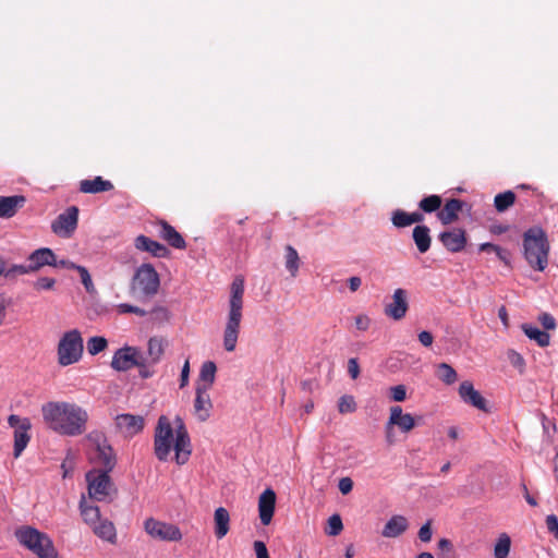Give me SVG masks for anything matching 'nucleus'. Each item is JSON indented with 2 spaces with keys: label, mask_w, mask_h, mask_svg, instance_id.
<instances>
[{
  "label": "nucleus",
  "mask_w": 558,
  "mask_h": 558,
  "mask_svg": "<svg viewBox=\"0 0 558 558\" xmlns=\"http://www.w3.org/2000/svg\"><path fill=\"white\" fill-rule=\"evenodd\" d=\"M56 284V280L49 277H40L34 282V288L37 291L52 290Z\"/></svg>",
  "instance_id": "48"
},
{
  "label": "nucleus",
  "mask_w": 558,
  "mask_h": 558,
  "mask_svg": "<svg viewBox=\"0 0 558 558\" xmlns=\"http://www.w3.org/2000/svg\"><path fill=\"white\" fill-rule=\"evenodd\" d=\"M159 236L174 248L183 250L186 246L183 236L167 221L159 222Z\"/></svg>",
  "instance_id": "23"
},
{
  "label": "nucleus",
  "mask_w": 558,
  "mask_h": 558,
  "mask_svg": "<svg viewBox=\"0 0 558 558\" xmlns=\"http://www.w3.org/2000/svg\"><path fill=\"white\" fill-rule=\"evenodd\" d=\"M78 208L69 207L64 213L60 214L51 225L53 233L61 238H70L77 228Z\"/></svg>",
  "instance_id": "12"
},
{
  "label": "nucleus",
  "mask_w": 558,
  "mask_h": 558,
  "mask_svg": "<svg viewBox=\"0 0 558 558\" xmlns=\"http://www.w3.org/2000/svg\"><path fill=\"white\" fill-rule=\"evenodd\" d=\"M117 308L120 314L132 313V314H136L138 316H145L147 314V312L145 310H143L138 306L128 304V303H121L118 305Z\"/></svg>",
  "instance_id": "47"
},
{
  "label": "nucleus",
  "mask_w": 558,
  "mask_h": 558,
  "mask_svg": "<svg viewBox=\"0 0 558 558\" xmlns=\"http://www.w3.org/2000/svg\"><path fill=\"white\" fill-rule=\"evenodd\" d=\"M409 529V521L404 515L395 514L384 525L381 535L387 538H397Z\"/></svg>",
  "instance_id": "22"
},
{
  "label": "nucleus",
  "mask_w": 558,
  "mask_h": 558,
  "mask_svg": "<svg viewBox=\"0 0 558 558\" xmlns=\"http://www.w3.org/2000/svg\"><path fill=\"white\" fill-rule=\"evenodd\" d=\"M116 426L122 434L132 437L143 430L144 417L129 413L119 414L116 416Z\"/></svg>",
  "instance_id": "15"
},
{
  "label": "nucleus",
  "mask_w": 558,
  "mask_h": 558,
  "mask_svg": "<svg viewBox=\"0 0 558 558\" xmlns=\"http://www.w3.org/2000/svg\"><path fill=\"white\" fill-rule=\"evenodd\" d=\"M429 232V228L425 225H418L413 229V241L422 254L426 253L430 247L432 238Z\"/></svg>",
  "instance_id": "29"
},
{
  "label": "nucleus",
  "mask_w": 558,
  "mask_h": 558,
  "mask_svg": "<svg viewBox=\"0 0 558 558\" xmlns=\"http://www.w3.org/2000/svg\"><path fill=\"white\" fill-rule=\"evenodd\" d=\"M408 308V293L399 288L392 294V302L385 306V314L395 320H400L405 316Z\"/></svg>",
  "instance_id": "14"
},
{
  "label": "nucleus",
  "mask_w": 558,
  "mask_h": 558,
  "mask_svg": "<svg viewBox=\"0 0 558 558\" xmlns=\"http://www.w3.org/2000/svg\"><path fill=\"white\" fill-rule=\"evenodd\" d=\"M391 221L397 228H405L410 226L409 222V213L397 209L392 213Z\"/></svg>",
  "instance_id": "46"
},
{
  "label": "nucleus",
  "mask_w": 558,
  "mask_h": 558,
  "mask_svg": "<svg viewBox=\"0 0 558 558\" xmlns=\"http://www.w3.org/2000/svg\"><path fill=\"white\" fill-rule=\"evenodd\" d=\"M510 362L513 366L522 368L524 366V359L521 354L511 351L509 354Z\"/></svg>",
  "instance_id": "63"
},
{
  "label": "nucleus",
  "mask_w": 558,
  "mask_h": 558,
  "mask_svg": "<svg viewBox=\"0 0 558 558\" xmlns=\"http://www.w3.org/2000/svg\"><path fill=\"white\" fill-rule=\"evenodd\" d=\"M459 396L461 400L481 411L486 412V400L484 397L474 388V385L469 381H462L459 387Z\"/></svg>",
  "instance_id": "17"
},
{
  "label": "nucleus",
  "mask_w": 558,
  "mask_h": 558,
  "mask_svg": "<svg viewBox=\"0 0 558 558\" xmlns=\"http://www.w3.org/2000/svg\"><path fill=\"white\" fill-rule=\"evenodd\" d=\"M189 376H190V362H189V360H186L181 369L180 388H183L187 385Z\"/></svg>",
  "instance_id": "59"
},
{
  "label": "nucleus",
  "mask_w": 558,
  "mask_h": 558,
  "mask_svg": "<svg viewBox=\"0 0 558 558\" xmlns=\"http://www.w3.org/2000/svg\"><path fill=\"white\" fill-rule=\"evenodd\" d=\"M108 345V341L104 337H92L87 341V351L90 355H96L104 351Z\"/></svg>",
  "instance_id": "41"
},
{
  "label": "nucleus",
  "mask_w": 558,
  "mask_h": 558,
  "mask_svg": "<svg viewBox=\"0 0 558 558\" xmlns=\"http://www.w3.org/2000/svg\"><path fill=\"white\" fill-rule=\"evenodd\" d=\"M415 425V418L410 413H403L402 408L399 405L391 407L390 415L385 426L387 440L392 442L390 439L392 426H397L402 433H409Z\"/></svg>",
  "instance_id": "13"
},
{
  "label": "nucleus",
  "mask_w": 558,
  "mask_h": 558,
  "mask_svg": "<svg viewBox=\"0 0 558 558\" xmlns=\"http://www.w3.org/2000/svg\"><path fill=\"white\" fill-rule=\"evenodd\" d=\"M160 278L151 264H142L131 280L132 294L141 300L151 299L158 293Z\"/></svg>",
  "instance_id": "5"
},
{
  "label": "nucleus",
  "mask_w": 558,
  "mask_h": 558,
  "mask_svg": "<svg viewBox=\"0 0 558 558\" xmlns=\"http://www.w3.org/2000/svg\"><path fill=\"white\" fill-rule=\"evenodd\" d=\"M343 529L342 520L339 514H332L328 519V527L326 533L330 536H336L341 533Z\"/></svg>",
  "instance_id": "45"
},
{
  "label": "nucleus",
  "mask_w": 558,
  "mask_h": 558,
  "mask_svg": "<svg viewBox=\"0 0 558 558\" xmlns=\"http://www.w3.org/2000/svg\"><path fill=\"white\" fill-rule=\"evenodd\" d=\"M80 510L84 522L90 529L94 527L102 519L99 508L97 506L88 505L84 496H82L80 501Z\"/></svg>",
  "instance_id": "30"
},
{
  "label": "nucleus",
  "mask_w": 558,
  "mask_h": 558,
  "mask_svg": "<svg viewBox=\"0 0 558 558\" xmlns=\"http://www.w3.org/2000/svg\"><path fill=\"white\" fill-rule=\"evenodd\" d=\"M41 535L43 533H40L38 530L29 526L19 529L15 532L17 541L28 549L35 547L36 542L40 539Z\"/></svg>",
  "instance_id": "33"
},
{
  "label": "nucleus",
  "mask_w": 558,
  "mask_h": 558,
  "mask_svg": "<svg viewBox=\"0 0 558 558\" xmlns=\"http://www.w3.org/2000/svg\"><path fill=\"white\" fill-rule=\"evenodd\" d=\"M354 322H355L356 329H359L361 331L367 330L372 323L371 318L365 314L357 315L354 318Z\"/></svg>",
  "instance_id": "53"
},
{
  "label": "nucleus",
  "mask_w": 558,
  "mask_h": 558,
  "mask_svg": "<svg viewBox=\"0 0 558 558\" xmlns=\"http://www.w3.org/2000/svg\"><path fill=\"white\" fill-rule=\"evenodd\" d=\"M276 505V494L271 488L265 489L258 499V512L260 522L268 525L271 522Z\"/></svg>",
  "instance_id": "18"
},
{
  "label": "nucleus",
  "mask_w": 558,
  "mask_h": 558,
  "mask_svg": "<svg viewBox=\"0 0 558 558\" xmlns=\"http://www.w3.org/2000/svg\"><path fill=\"white\" fill-rule=\"evenodd\" d=\"M348 283H349V289L352 291V292H355L360 289V287L362 286V279L357 276H353V277H350L348 279Z\"/></svg>",
  "instance_id": "64"
},
{
  "label": "nucleus",
  "mask_w": 558,
  "mask_h": 558,
  "mask_svg": "<svg viewBox=\"0 0 558 558\" xmlns=\"http://www.w3.org/2000/svg\"><path fill=\"white\" fill-rule=\"evenodd\" d=\"M92 530L102 541L112 545L117 544V530L110 520L102 518Z\"/></svg>",
  "instance_id": "26"
},
{
  "label": "nucleus",
  "mask_w": 558,
  "mask_h": 558,
  "mask_svg": "<svg viewBox=\"0 0 558 558\" xmlns=\"http://www.w3.org/2000/svg\"><path fill=\"white\" fill-rule=\"evenodd\" d=\"M213 402L209 396V389L206 387L195 388L194 413L201 422L210 417Z\"/></svg>",
  "instance_id": "16"
},
{
  "label": "nucleus",
  "mask_w": 558,
  "mask_h": 558,
  "mask_svg": "<svg viewBox=\"0 0 558 558\" xmlns=\"http://www.w3.org/2000/svg\"><path fill=\"white\" fill-rule=\"evenodd\" d=\"M29 550H32L34 554H36L39 558H57L58 557V554L54 549L52 541L44 533L40 536V539H38V542H36L35 547H32Z\"/></svg>",
  "instance_id": "32"
},
{
  "label": "nucleus",
  "mask_w": 558,
  "mask_h": 558,
  "mask_svg": "<svg viewBox=\"0 0 558 558\" xmlns=\"http://www.w3.org/2000/svg\"><path fill=\"white\" fill-rule=\"evenodd\" d=\"M463 207V202L457 198L449 199L444 208L437 214L442 225H449L457 220L459 211Z\"/></svg>",
  "instance_id": "27"
},
{
  "label": "nucleus",
  "mask_w": 558,
  "mask_h": 558,
  "mask_svg": "<svg viewBox=\"0 0 558 558\" xmlns=\"http://www.w3.org/2000/svg\"><path fill=\"white\" fill-rule=\"evenodd\" d=\"M510 546H511L510 537L506 533H502L498 537V539L495 544V547H494L495 558H507L509 555V551H510Z\"/></svg>",
  "instance_id": "38"
},
{
  "label": "nucleus",
  "mask_w": 558,
  "mask_h": 558,
  "mask_svg": "<svg viewBox=\"0 0 558 558\" xmlns=\"http://www.w3.org/2000/svg\"><path fill=\"white\" fill-rule=\"evenodd\" d=\"M390 397L396 402H402L407 398V389L403 385H397L390 388Z\"/></svg>",
  "instance_id": "51"
},
{
  "label": "nucleus",
  "mask_w": 558,
  "mask_h": 558,
  "mask_svg": "<svg viewBox=\"0 0 558 558\" xmlns=\"http://www.w3.org/2000/svg\"><path fill=\"white\" fill-rule=\"evenodd\" d=\"M418 538L423 543H428L432 541L433 531H432V521L428 520L425 524H423L418 530Z\"/></svg>",
  "instance_id": "50"
},
{
  "label": "nucleus",
  "mask_w": 558,
  "mask_h": 558,
  "mask_svg": "<svg viewBox=\"0 0 558 558\" xmlns=\"http://www.w3.org/2000/svg\"><path fill=\"white\" fill-rule=\"evenodd\" d=\"M515 202V194L512 191L499 193L494 198V206L498 213L508 210Z\"/></svg>",
  "instance_id": "36"
},
{
  "label": "nucleus",
  "mask_w": 558,
  "mask_h": 558,
  "mask_svg": "<svg viewBox=\"0 0 558 558\" xmlns=\"http://www.w3.org/2000/svg\"><path fill=\"white\" fill-rule=\"evenodd\" d=\"M28 268L34 272L38 271L44 266H52L56 263V254L51 248L40 247L32 252L27 258Z\"/></svg>",
  "instance_id": "20"
},
{
  "label": "nucleus",
  "mask_w": 558,
  "mask_h": 558,
  "mask_svg": "<svg viewBox=\"0 0 558 558\" xmlns=\"http://www.w3.org/2000/svg\"><path fill=\"white\" fill-rule=\"evenodd\" d=\"M417 337H418V341L424 347H430L432 343H433V340H434L433 335L429 331H426V330L421 331Z\"/></svg>",
  "instance_id": "62"
},
{
  "label": "nucleus",
  "mask_w": 558,
  "mask_h": 558,
  "mask_svg": "<svg viewBox=\"0 0 558 558\" xmlns=\"http://www.w3.org/2000/svg\"><path fill=\"white\" fill-rule=\"evenodd\" d=\"M112 189L113 184L108 180H104L101 177H95L92 180H82L80 182V191L87 194L107 192Z\"/></svg>",
  "instance_id": "25"
},
{
  "label": "nucleus",
  "mask_w": 558,
  "mask_h": 558,
  "mask_svg": "<svg viewBox=\"0 0 558 558\" xmlns=\"http://www.w3.org/2000/svg\"><path fill=\"white\" fill-rule=\"evenodd\" d=\"M546 526L549 533H553L558 539V519L555 514L546 517Z\"/></svg>",
  "instance_id": "54"
},
{
  "label": "nucleus",
  "mask_w": 558,
  "mask_h": 558,
  "mask_svg": "<svg viewBox=\"0 0 558 558\" xmlns=\"http://www.w3.org/2000/svg\"><path fill=\"white\" fill-rule=\"evenodd\" d=\"M338 487L341 494L347 495L352 490L353 482L350 477H342L339 481Z\"/></svg>",
  "instance_id": "57"
},
{
  "label": "nucleus",
  "mask_w": 558,
  "mask_h": 558,
  "mask_svg": "<svg viewBox=\"0 0 558 558\" xmlns=\"http://www.w3.org/2000/svg\"><path fill=\"white\" fill-rule=\"evenodd\" d=\"M87 440L89 442L90 462L99 466V470L112 471L116 465V457L105 434L98 430L90 432L87 435Z\"/></svg>",
  "instance_id": "6"
},
{
  "label": "nucleus",
  "mask_w": 558,
  "mask_h": 558,
  "mask_svg": "<svg viewBox=\"0 0 558 558\" xmlns=\"http://www.w3.org/2000/svg\"><path fill=\"white\" fill-rule=\"evenodd\" d=\"M41 414L48 427L62 436H80L87 427V411L73 402H47L41 407Z\"/></svg>",
  "instance_id": "2"
},
{
  "label": "nucleus",
  "mask_w": 558,
  "mask_h": 558,
  "mask_svg": "<svg viewBox=\"0 0 558 558\" xmlns=\"http://www.w3.org/2000/svg\"><path fill=\"white\" fill-rule=\"evenodd\" d=\"M153 365L151 363H149V361L147 359H145V356L143 355V364L142 365H136V367L140 368V376L142 378H149L153 376V372L149 371V366Z\"/></svg>",
  "instance_id": "58"
},
{
  "label": "nucleus",
  "mask_w": 558,
  "mask_h": 558,
  "mask_svg": "<svg viewBox=\"0 0 558 558\" xmlns=\"http://www.w3.org/2000/svg\"><path fill=\"white\" fill-rule=\"evenodd\" d=\"M174 450L175 462L185 464L192 453L191 438L183 420L175 417L174 426L166 415L158 418L154 435V451L159 461H167Z\"/></svg>",
  "instance_id": "1"
},
{
  "label": "nucleus",
  "mask_w": 558,
  "mask_h": 558,
  "mask_svg": "<svg viewBox=\"0 0 558 558\" xmlns=\"http://www.w3.org/2000/svg\"><path fill=\"white\" fill-rule=\"evenodd\" d=\"M83 338L77 329H71L62 335L57 348L58 363L69 366L77 363L83 355Z\"/></svg>",
  "instance_id": "7"
},
{
  "label": "nucleus",
  "mask_w": 558,
  "mask_h": 558,
  "mask_svg": "<svg viewBox=\"0 0 558 558\" xmlns=\"http://www.w3.org/2000/svg\"><path fill=\"white\" fill-rule=\"evenodd\" d=\"M24 203L25 197L22 195L0 196V217L10 218L14 216Z\"/></svg>",
  "instance_id": "24"
},
{
  "label": "nucleus",
  "mask_w": 558,
  "mask_h": 558,
  "mask_svg": "<svg viewBox=\"0 0 558 558\" xmlns=\"http://www.w3.org/2000/svg\"><path fill=\"white\" fill-rule=\"evenodd\" d=\"M256 558H270L268 554V549L264 542L262 541H255L253 544Z\"/></svg>",
  "instance_id": "55"
},
{
  "label": "nucleus",
  "mask_w": 558,
  "mask_h": 558,
  "mask_svg": "<svg viewBox=\"0 0 558 558\" xmlns=\"http://www.w3.org/2000/svg\"><path fill=\"white\" fill-rule=\"evenodd\" d=\"M338 410L341 414L352 413L356 410V403L352 396L344 395L338 401Z\"/></svg>",
  "instance_id": "42"
},
{
  "label": "nucleus",
  "mask_w": 558,
  "mask_h": 558,
  "mask_svg": "<svg viewBox=\"0 0 558 558\" xmlns=\"http://www.w3.org/2000/svg\"><path fill=\"white\" fill-rule=\"evenodd\" d=\"M8 423L12 428H14L13 454L14 458H19L29 442V430L32 424L29 418L20 417L19 415L15 414H11L9 416Z\"/></svg>",
  "instance_id": "9"
},
{
  "label": "nucleus",
  "mask_w": 558,
  "mask_h": 558,
  "mask_svg": "<svg viewBox=\"0 0 558 558\" xmlns=\"http://www.w3.org/2000/svg\"><path fill=\"white\" fill-rule=\"evenodd\" d=\"M244 290V279L240 276L235 277L231 283L229 310L223 329V348L228 352H232L236 348L241 320L243 317Z\"/></svg>",
  "instance_id": "3"
},
{
  "label": "nucleus",
  "mask_w": 558,
  "mask_h": 558,
  "mask_svg": "<svg viewBox=\"0 0 558 558\" xmlns=\"http://www.w3.org/2000/svg\"><path fill=\"white\" fill-rule=\"evenodd\" d=\"M538 320L546 330H551L556 328V320L554 316L548 313H543L538 317Z\"/></svg>",
  "instance_id": "52"
},
{
  "label": "nucleus",
  "mask_w": 558,
  "mask_h": 558,
  "mask_svg": "<svg viewBox=\"0 0 558 558\" xmlns=\"http://www.w3.org/2000/svg\"><path fill=\"white\" fill-rule=\"evenodd\" d=\"M145 531L151 537L161 541L177 542L182 538V533L177 525L161 522L151 518L145 521Z\"/></svg>",
  "instance_id": "11"
},
{
  "label": "nucleus",
  "mask_w": 558,
  "mask_h": 558,
  "mask_svg": "<svg viewBox=\"0 0 558 558\" xmlns=\"http://www.w3.org/2000/svg\"><path fill=\"white\" fill-rule=\"evenodd\" d=\"M165 352V341L161 338L153 337L147 342V359L149 363L157 364Z\"/></svg>",
  "instance_id": "34"
},
{
  "label": "nucleus",
  "mask_w": 558,
  "mask_h": 558,
  "mask_svg": "<svg viewBox=\"0 0 558 558\" xmlns=\"http://www.w3.org/2000/svg\"><path fill=\"white\" fill-rule=\"evenodd\" d=\"M109 472L110 471L93 469L86 473L88 495L92 499L104 501L110 495L112 484Z\"/></svg>",
  "instance_id": "8"
},
{
  "label": "nucleus",
  "mask_w": 558,
  "mask_h": 558,
  "mask_svg": "<svg viewBox=\"0 0 558 558\" xmlns=\"http://www.w3.org/2000/svg\"><path fill=\"white\" fill-rule=\"evenodd\" d=\"M348 373L352 379H356L359 377L360 366L355 357H352L348 361Z\"/></svg>",
  "instance_id": "56"
},
{
  "label": "nucleus",
  "mask_w": 558,
  "mask_h": 558,
  "mask_svg": "<svg viewBox=\"0 0 558 558\" xmlns=\"http://www.w3.org/2000/svg\"><path fill=\"white\" fill-rule=\"evenodd\" d=\"M437 547L441 553V557H450L454 551L453 544L448 538H440L437 543Z\"/></svg>",
  "instance_id": "49"
},
{
  "label": "nucleus",
  "mask_w": 558,
  "mask_h": 558,
  "mask_svg": "<svg viewBox=\"0 0 558 558\" xmlns=\"http://www.w3.org/2000/svg\"><path fill=\"white\" fill-rule=\"evenodd\" d=\"M440 206L441 198L438 195H429L424 197L418 204V207L425 213H434L438 210Z\"/></svg>",
  "instance_id": "40"
},
{
  "label": "nucleus",
  "mask_w": 558,
  "mask_h": 558,
  "mask_svg": "<svg viewBox=\"0 0 558 558\" xmlns=\"http://www.w3.org/2000/svg\"><path fill=\"white\" fill-rule=\"evenodd\" d=\"M439 240L452 253L461 252L466 244L465 232L462 229L444 231L439 234Z\"/></svg>",
  "instance_id": "19"
},
{
  "label": "nucleus",
  "mask_w": 558,
  "mask_h": 558,
  "mask_svg": "<svg viewBox=\"0 0 558 558\" xmlns=\"http://www.w3.org/2000/svg\"><path fill=\"white\" fill-rule=\"evenodd\" d=\"M143 364V354L135 347L125 345L117 350L112 356L111 367L119 372H126L136 365Z\"/></svg>",
  "instance_id": "10"
},
{
  "label": "nucleus",
  "mask_w": 558,
  "mask_h": 558,
  "mask_svg": "<svg viewBox=\"0 0 558 558\" xmlns=\"http://www.w3.org/2000/svg\"><path fill=\"white\" fill-rule=\"evenodd\" d=\"M75 270L78 272L81 281H82L85 290L88 293H93L95 291V286H94V282L92 280L88 269L86 267L80 265L78 267H75Z\"/></svg>",
  "instance_id": "44"
},
{
  "label": "nucleus",
  "mask_w": 558,
  "mask_h": 558,
  "mask_svg": "<svg viewBox=\"0 0 558 558\" xmlns=\"http://www.w3.org/2000/svg\"><path fill=\"white\" fill-rule=\"evenodd\" d=\"M153 314L155 315L156 319H160V320H168L170 317L169 311L163 306H156L153 310Z\"/></svg>",
  "instance_id": "60"
},
{
  "label": "nucleus",
  "mask_w": 558,
  "mask_h": 558,
  "mask_svg": "<svg viewBox=\"0 0 558 558\" xmlns=\"http://www.w3.org/2000/svg\"><path fill=\"white\" fill-rule=\"evenodd\" d=\"M215 535L218 539L223 538L230 530V514L223 507H219L214 513Z\"/></svg>",
  "instance_id": "28"
},
{
  "label": "nucleus",
  "mask_w": 558,
  "mask_h": 558,
  "mask_svg": "<svg viewBox=\"0 0 558 558\" xmlns=\"http://www.w3.org/2000/svg\"><path fill=\"white\" fill-rule=\"evenodd\" d=\"M437 377L446 385H451L456 383L458 375L451 365L440 363L437 367Z\"/></svg>",
  "instance_id": "39"
},
{
  "label": "nucleus",
  "mask_w": 558,
  "mask_h": 558,
  "mask_svg": "<svg viewBox=\"0 0 558 558\" xmlns=\"http://www.w3.org/2000/svg\"><path fill=\"white\" fill-rule=\"evenodd\" d=\"M300 267V257L296 250L291 246H286V268L292 277H295Z\"/></svg>",
  "instance_id": "37"
},
{
  "label": "nucleus",
  "mask_w": 558,
  "mask_h": 558,
  "mask_svg": "<svg viewBox=\"0 0 558 558\" xmlns=\"http://www.w3.org/2000/svg\"><path fill=\"white\" fill-rule=\"evenodd\" d=\"M80 265L69 260V259H58L56 257V263L52 265V267L56 268H65V269H73L75 270V267H78Z\"/></svg>",
  "instance_id": "61"
},
{
  "label": "nucleus",
  "mask_w": 558,
  "mask_h": 558,
  "mask_svg": "<svg viewBox=\"0 0 558 558\" xmlns=\"http://www.w3.org/2000/svg\"><path fill=\"white\" fill-rule=\"evenodd\" d=\"M134 246L138 251L150 253L155 257H166L169 254V250L163 244L143 234L135 238Z\"/></svg>",
  "instance_id": "21"
},
{
  "label": "nucleus",
  "mask_w": 558,
  "mask_h": 558,
  "mask_svg": "<svg viewBox=\"0 0 558 558\" xmlns=\"http://www.w3.org/2000/svg\"><path fill=\"white\" fill-rule=\"evenodd\" d=\"M29 272H34L33 269L28 268V263L27 264H21V265H13L9 268H7L4 266V272H2V275H4L5 278H15L16 276H20V275H25V274H29Z\"/></svg>",
  "instance_id": "43"
},
{
  "label": "nucleus",
  "mask_w": 558,
  "mask_h": 558,
  "mask_svg": "<svg viewBox=\"0 0 558 558\" xmlns=\"http://www.w3.org/2000/svg\"><path fill=\"white\" fill-rule=\"evenodd\" d=\"M216 372L217 366L214 362H204L199 371L196 387H206V389L210 390L216 379Z\"/></svg>",
  "instance_id": "31"
},
{
  "label": "nucleus",
  "mask_w": 558,
  "mask_h": 558,
  "mask_svg": "<svg viewBox=\"0 0 558 558\" xmlns=\"http://www.w3.org/2000/svg\"><path fill=\"white\" fill-rule=\"evenodd\" d=\"M524 257L529 265L538 271L548 265L549 244L545 231L541 228H530L523 235Z\"/></svg>",
  "instance_id": "4"
},
{
  "label": "nucleus",
  "mask_w": 558,
  "mask_h": 558,
  "mask_svg": "<svg viewBox=\"0 0 558 558\" xmlns=\"http://www.w3.org/2000/svg\"><path fill=\"white\" fill-rule=\"evenodd\" d=\"M522 330L529 339L534 340L539 347L545 348L549 345L550 336L538 327L523 324Z\"/></svg>",
  "instance_id": "35"
}]
</instances>
